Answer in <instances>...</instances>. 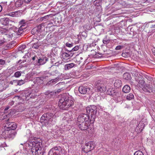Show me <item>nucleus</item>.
Here are the masks:
<instances>
[{
    "label": "nucleus",
    "mask_w": 155,
    "mask_h": 155,
    "mask_svg": "<svg viewBox=\"0 0 155 155\" xmlns=\"http://www.w3.org/2000/svg\"><path fill=\"white\" fill-rule=\"evenodd\" d=\"M81 35L83 37L85 38L87 37V34L85 32H83L81 34Z\"/></svg>",
    "instance_id": "obj_47"
},
{
    "label": "nucleus",
    "mask_w": 155,
    "mask_h": 155,
    "mask_svg": "<svg viewBox=\"0 0 155 155\" xmlns=\"http://www.w3.org/2000/svg\"><path fill=\"white\" fill-rule=\"evenodd\" d=\"M96 86L98 90L102 92L104 91L105 90V87L102 83L97 82Z\"/></svg>",
    "instance_id": "obj_17"
},
{
    "label": "nucleus",
    "mask_w": 155,
    "mask_h": 155,
    "mask_svg": "<svg viewBox=\"0 0 155 155\" xmlns=\"http://www.w3.org/2000/svg\"><path fill=\"white\" fill-rule=\"evenodd\" d=\"M25 61H26L25 60V61H22L21 63H24V62H25Z\"/></svg>",
    "instance_id": "obj_60"
},
{
    "label": "nucleus",
    "mask_w": 155,
    "mask_h": 155,
    "mask_svg": "<svg viewBox=\"0 0 155 155\" xmlns=\"http://www.w3.org/2000/svg\"><path fill=\"white\" fill-rule=\"evenodd\" d=\"M121 96V94L120 93L115 91L112 97L116 99H120Z\"/></svg>",
    "instance_id": "obj_25"
},
{
    "label": "nucleus",
    "mask_w": 155,
    "mask_h": 155,
    "mask_svg": "<svg viewBox=\"0 0 155 155\" xmlns=\"http://www.w3.org/2000/svg\"><path fill=\"white\" fill-rule=\"evenodd\" d=\"M58 79L57 78H55L54 79H53L50 81L49 82H48V84H51V83H52L53 84H54L56 83L57 82V81L58 80Z\"/></svg>",
    "instance_id": "obj_40"
},
{
    "label": "nucleus",
    "mask_w": 155,
    "mask_h": 155,
    "mask_svg": "<svg viewBox=\"0 0 155 155\" xmlns=\"http://www.w3.org/2000/svg\"><path fill=\"white\" fill-rule=\"evenodd\" d=\"M91 118L87 114H80L77 118V122H87L93 123L94 122L91 120Z\"/></svg>",
    "instance_id": "obj_6"
},
{
    "label": "nucleus",
    "mask_w": 155,
    "mask_h": 155,
    "mask_svg": "<svg viewBox=\"0 0 155 155\" xmlns=\"http://www.w3.org/2000/svg\"><path fill=\"white\" fill-rule=\"evenodd\" d=\"M142 89L145 92L150 93L151 90V88L149 84L144 85L142 87Z\"/></svg>",
    "instance_id": "obj_20"
},
{
    "label": "nucleus",
    "mask_w": 155,
    "mask_h": 155,
    "mask_svg": "<svg viewBox=\"0 0 155 155\" xmlns=\"http://www.w3.org/2000/svg\"><path fill=\"white\" fill-rule=\"evenodd\" d=\"M6 127H7V128L9 129L8 131V137L13 138L16 134V132L15 130L17 127L16 124L14 122H9L7 124Z\"/></svg>",
    "instance_id": "obj_4"
},
{
    "label": "nucleus",
    "mask_w": 155,
    "mask_h": 155,
    "mask_svg": "<svg viewBox=\"0 0 155 155\" xmlns=\"http://www.w3.org/2000/svg\"><path fill=\"white\" fill-rule=\"evenodd\" d=\"M21 13V12L20 10L17 11L10 12L8 14V15L12 17L18 16Z\"/></svg>",
    "instance_id": "obj_19"
},
{
    "label": "nucleus",
    "mask_w": 155,
    "mask_h": 155,
    "mask_svg": "<svg viewBox=\"0 0 155 155\" xmlns=\"http://www.w3.org/2000/svg\"><path fill=\"white\" fill-rule=\"evenodd\" d=\"M122 85V81L120 80H116L114 83V86L115 87L117 88L120 87Z\"/></svg>",
    "instance_id": "obj_21"
},
{
    "label": "nucleus",
    "mask_w": 155,
    "mask_h": 155,
    "mask_svg": "<svg viewBox=\"0 0 155 155\" xmlns=\"http://www.w3.org/2000/svg\"><path fill=\"white\" fill-rule=\"evenodd\" d=\"M55 93V92L48 91L45 92V94L47 95L48 97H51L53 95H54Z\"/></svg>",
    "instance_id": "obj_31"
},
{
    "label": "nucleus",
    "mask_w": 155,
    "mask_h": 155,
    "mask_svg": "<svg viewBox=\"0 0 155 155\" xmlns=\"http://www.w3.org/2000/svg\"><path fill=\"white\" fill-rule=\"evenodd\" d=\"M123 77L124 79L127 80H130L131 78L130 74L128 72L125 73L123 74Z\"/></svg>",
    "instance_id": "obj_28"
},
{
    "label": "nucleus",
    "mask_w": 155,
    "mask_h": 155,
    "mask_svg": "<svg viewBox=\"0 0 155 155\" xmlns=\"http://www.w3.org/2000/svg\"><path fill=\"white\" fill-rule=\"evenodd\" d=\"M17 82V80H14L13 81H10V84H14L15 83H16V82Z\"/></svg>",
    "instance_id": "obj_49"
},
{
    "label": "nucleus",
    "mask_w": 155,
    "mask_h": 155,
    "mask_svg": "<svg viewBox=\"0 0 155 155\" xmlns=\"http://www.w3.org/2000/svg\"><path fill=\"white\" fill-rule=\"evenodd\" d=\"M73 113L71 111H68L65 114V116L63 119L64 122L69 123L71 122L73 119Z\"/></svg>",
    "instance_id": "obj_11"
},
{
    "label": "nucleus",
    "mask_w": 155,
    "mask_h": 155,
    "mask_svg": "<svg viewBox=\"0 0 155 155\" xmlns=\"http://www.w3.org/2000/svg\"><path fill=\"white\" fill-rule=\"evenodd\" d=\"M91 123H90L87 122H77V125L81 130H87L88 132L90 130H91V128L90 127V124Z\"/></svg>",
    "instance_id": "obj_9"
},
{
    "label": "nucleus",
    "mask_w": 155,
    "mask_h": 155,
    "mask_svg": "<svg viewBox=\"0 0 155 155\" xmlns=\"http://www.w3.org/2000/svg\"><path fill=\"white\" fill-rule=\"evenodd\" d=\"M63 83V82H60L58 84H57V85H58V86H59L60 85L62 84Z\"/></svg>",
    "instance_id": "obj_55"
},
{
    "label": "nucleus",
    "mask_w": 155,
    "mask_h": 155,
    "mask_svg": "<svg viewBox=\"0 0 155 155\" xmlns=\"http://www.w3.org/2000/svg\"><path fill=\"white\" fill-rule=\"evenodd\" d=\"M42 78L41 77H37L36 78L34 82L35 84L38 86H40L43 84Z\"/></svg>",
    "instance_id": "obj_18"
},
{
    "label": "nucleus",
    "mask_w": 155,
    "mask_h": 155,
    "mask_svg": "<svg viewBox=\"0 0 155 155\" xmlns=\"http://www.w3.org/2000/svg\"><path fill=\"white\" fill-rule=\"evenodd\" d=\"M54 117V115L51 113H45L40 118V122L45 125H47L49 124H52L53 118Z\"/></svg>",
    "instance_id": "obj_3"
},
{
    "label": "nucleus",
    "mask_w": 155,
    "mask_h": 155,
    "mask_svg": "<svg viewBox=\"0 0 155 155\" xmlns=\"http://www.w3.org/2000/svg\"><path fill=\"white\" fill-rule=\"evenodd\" d=\"M21 75L20 71H18L15 72L14 74V76L16 78H18L21 76Z\"/></svg>",
    "instance_id": "obj_38"
},
{
    "label": "nucleus",
    "mask_w": 155,
    "mask_h": 155,
    "mask_svg": "<svg viewBox=\"0 0 155 155\" xmlns=\"http://www.w3.org/2000/svg\"><path fill=\"white\" fill-rule=\"evenodd\" d=\"M123 47V46H121V45H118L115 48V49L116 50H120L121 49H122Z\"/></svg>",
    "instance_id": "obj_45"
},
{
    "label": "nucleus",
    "mask_w": 155,
    "mask_h": 155,
    "mask_svg": "<svg viewBox=\"0 0 155 155\" xmlns=\"http://www.w3.org/2000/svg\"><path fill=\"white\" fill-rule=\"evenodd\" d=\"M153 54L155 56V50L153 51Z\"/></svg>",
    "instance_id": "obj_58"
},
{
    "label": "nucleus",
    "mask_w": 155,
    "mask_h": 155,
    "mask_svg": "<svg viewBox=\"0 0 155 155\" xmlns=\"http://www.w3.org/2000/svg\"><path fill=\"white\" fill-rule=\"evenodd\" d=\"M9 108V107L8 106H7L4 109V111H6Z\"/></svg>",
    "instance_id": "obj_53"
},
{
    "label": "nucleus",
    "mask_w": 155,
    "mask_h": 155,
    "mask_svg": "<svg viewBox=\"0 0 155 155\" xmlns=\"http://www.w3.org/2000/svg\"><path fill=\"white\" fill-rule=\"evenodd\" d=\"M101 0H95L94 2V4L96 6H99L101 5Z\"/></svg>",
    "instance_id": "obj_34"
},
{
    "label": "nucleus",
    "mask_w": 155,
    "mask_h": 155,
    "mask_svg": "<svg viewBox=\"0 0 155 155\" xmlns=\"http://www.w3.org/2000/svg\"><path fill=\"white\" fill-rule=\"evenodd\" d=\"M122 90L124 93H128L130 90V88L129 85H126L123 87Z\"/></svg>",
    "instance_id": "obj_24"
},
{
    "label": "nucleus",
    "mask_w": 155,
    "mask_h": 155,
    "mask_svg": "<svg viewBox=\"0 0 155 155\" xmlns=\"http://www.w3.org/2000/svg\"><path fill=\"white\" fill-rule=\"evenodd\" d=\"M80 48V46L77 45L73 48L71 50H70L71 52L77 51Z\"/></svg>",
    "instance_id": "obj_37"
},
{
    "label": "nucleus",
    "mask_w": 155,
    "mask_h": 155,
    "mask_svg": "<svg viewBox=\"0 0 155 155\" xmlns=\"http://www.w3.org/2000/svg\"><path fill=\"white\" fill-rule=\"evenodd\" d=\"M125 53H122V56L123 57H125Z\"/></svg>",
    "instance_id": "obj_57"
},
{
    "label": "nucleus",
    "mask_w": 155,
    "mask_h": 155,
    "mask_svg": "<svg viewBox=\"0 0 155 155\" xmlns=\"http://www.w3.org/2000/svg\"><path fill=\"white\" fill-rule=\"evenodd\" d=\"M6 127V125L5 127V130L2 132V134H0V139H6L8 137V130H9V129H8Z\"/></svg>",
    "instance_id": "obj_15"
},
{
    "label": "nucleus",
    "mask_w": 155,
    "mask_h": 155,
    "mask_svg": "<svg viewBox=\"0 0 155 155\" xmlns=\"http://www.w3.org/2000/svg\"><path fill=\"white\" fill-rule=\"evenodd\" d=\"M95 147L94 143L93 141H90L86 143L82 149V151L86 153L93 150Z\"/></svg>",
    "instance_id": "obj_7"
},
{
    "label": "nucleus",
    "mask_w": 155,
    "mask_h": 155,
    "mask_svg": "<svg viewBox=\"0 0 155 155\" xmlns=\"http://www.w3.org/2000/svg\"><path fill=\"white\" fill-rule=\"evenodd\" d=\"M39 139L36 137L32 138L28 143V147L33 155H43L45 152L43 147L40 145Z\"/></svg>",
    "instance_id": "obj_1"
},
{
    "label": "nucleus",
    "mask_w": 155,
    "mask_h": 155,
    "mask_svg": "<svg viewBox=\"0 0 155 155\" xmlns=\"http://www.w3.org/2000/svg\"><path fill=\"white\" fill-rule=\"evenodd\" d=\"M76 39L78 40L77 41H75V43L76 44L79 43V40L78 39Z\"/></svg>",
    "instance_id": "obj_54"
},
{
    "label": "nucleus",
    "mask_w": 155,
    "mask_h": 155,
    "mask_svg": "<svg viewBox=\"0 0 155 155\" xmlns=\"http://www.w3.org/2000/svg\"><path fill=\"white\" fill-rule=\"evenodd\" d=\"M5 42L4 40H0V46H1Z\"/></svg>",
    "instance_id": "obj_51"
},
{
    "label": "nucleus",
    "mask_w": 155,
    "mask_h": 155,
    "mask_svg": "<svg viewBox=\"0 0 155 155\" xmlns=\"http://www.w3.org/2000/svg\"><path fill=\"white\" fill-rule=\"evenodd\" d=\"M10 20L7 18H4L2 19L1 21L3 25H8L9 23Z\"/></svg>",
    "instance_id": "obj_23"
},
{
    "label": "nucleus",
    "mask_w": 155,
    "mask_h": 155,
    "mask_svg": "<svg viewBox=\"0 0 155 155\" xmlns=\"http://www.w3.org/2000/svg\"><path fill=\"white\" fill-rule=\"evenodd\" d=\"M134 98V95L132 93L128 94L126 96V98L128 100H130Z\"/></svg>",
    "instance_id": "obj_33"
},
{
    "label": "nucleus",
    "mask_w": 155,
    "mask_h": 155,
    "mask_svg": "<svg viewBox=\"0 0 155 155\" xmlns=\"http://www.w3.org/2000/svg\"><path fill=\"white\" fill-rule=\"evenodd\" d=\"M25 83V81L21 80L19 81L17 80V82H16V83H17V84L19 85H22L24 84Z\"/></svg>",
    "instance_id": "obj_36"
},
{
    "label": "nucleus",
    "mask_w": 155,
    "mask_h": 155,
    "mask_svg": "<svg viewBox=\"0 0 155 155\" xmlns=\"http://www.w3.org/2000/svg\"><path fill=\"white\" fill-rule=\"evenodd\" d=\"M78 91L80 93L83 94H88L91 91L89 87L84 86H80L78 88Z\"/></svg>",
    "instance_id": "obj_12"
},
{
    "label": "nucleus",
    "mask_w": 155,
    "mask_h": 155,
    "mask_svg": "<svg viewBox=\"0 0 155 155\" xmlns=\"http://www.w3.org/2000/svg\"><path fill=\"white\" fill-rule=\"evenodd\" d=\"M95 57L96 58H101L102 56V54L101 53L100 54L98 53H97L95 54Z\"/></svg>",
    "instance_id": "obj_43"
},
{
    "label": "nucleus",
    "mask_w": 155,
    "mask_h": 155,
    "mask_svg": "<svg viewBox=\"0 0 155 155\" xmlns=\"http://www.w3.org/2000/svg\"><path fill=\"white\" fill-rule=\"evenodd\" d=\"M5 63V61L4 60L0 59V65H3Z\"/></svg>",
    "instance_id": "obj_46"
},
{
    "label": "nucleus",
    "mask_w": 155,
    "mask_h": 155,
    "mask_svg": "<svg viewBox=\"0 0 155 155\" xmlns=\"http://www.w3.org/2000/svg\"><path fill=\"white\" fill-rule=\"evenodd\" d=\"M67 52H64L62 51L61 52V56L62 58L64 59L67 60L69 59L71 57H72L74 54V53L71 52L70 50H67L65 49Z\"/></svg>",
    "instance_id": "obj_10"
},
{
    "label": "nucleus",
    "mask_w": 155,
    "mask_h": 155,
    "mask_svg": "<svg viewBox=\"0 0 155 155\" xmlns=\"http://www.w3.org/2000/svg\"><path fill=\"white\" fill-rule=\"evenodd\" d=\"M21 60H19L18 61V63H20V62H21Z\"/></svg>",
    "instance_id": "obj_61"
},
{
    "label": "nucleus",
    "mask_w": 155,
    "mask_h": 155,
    "mask_svg": "<svg viewBox=\"0 0 155 155\" xmlns=\"http://www.w3.org/2000/svg\"><path fill=\"white\" fill-rule=\"evenodd\" d=\"M86 111L87 115L91 116V120L94 122L96 118L95 114L97 112V107L94 105H91L86 107Z\"/></svg>",
    "instance_id": "obj_5"
},
{
    "label": "nucleus",
    "mask_w": 155,
    "mask_h": 155,
    "mask_svg": "<svg viewBox=\"0 0 155 155\" xmlns=\"http://www.w3.org/2000/svg\"><path fill=\"white\" fill-rule=\"evenodd\" d=\"M110 41V40L106 39H104L103 40V43L104 44L107 45L109 42Z\"/></svg>",
    "instance_id": "obj_42"
},
{
    "label": "nucleus",
    "mask_w": 155,
    "mask_h": 155,
    "mask_svg": "<svg viewBox=\"0 0 155 155\" xmlns=\"http://www.w3.org/2000/svg\"><path fill=\"white\" fill-rule=\"evenodd\" d=\"M137 77L136 78V81L139 84V86L142 87L143 85L145 84V81H144L143 79L141 80H138Z\"/></svg>",
    "instance_id": "obj_26"
},
{
    "label": "nucleus",
    "mask_w": 155,
    "mask_h": 155,
    "mask_svg": "<svg viewBox=\"0 0 155 155\" xmlns=\"http://www.w3.org/2000/svg\"><path fill=\"white\" fill-rule=\"evenodd\" d=\"M64 90L63 88L62 87L61 89H58L57 90V93H59L60 92L61 90Z\"/></svg>",
    "instance_id": "obj_52"
},
{
    "label": "nucleus",
    "mask_w": 155,
    "mask_h": 155,
    "mask_svg": "<svg viewBox=\"0 0 155 155\" xmlns=\"http://www.w3.org/2000/svg\"><path fill=\"white\" fill-rule=\"evenodd\" d=\"M23 3V1L22 0H18L15 2V6L16 7H20Z\"/></svg>",
    "instance_id": "obj_27"
},
{
    "label": "nucleus",
    "mask_w": 155,
    "mask_h": 155,
    "mask_svg": "<svg viewBox=\"0 0 155 155\" xmlns=\"http://www.w3.org/2000/svg\"><path fill=\"white\" fill-rule=\"evenodd\" d=\"M26 46L25 45H23L20 46V47H19V48L20 50L24 49L26 48Z\"/></svg>",
    "instance_id": "obj_48"
},
{
    "label": "nucleus",
    "mask_w": 155,
    "mask_h": 155,
    "mask_svg": "<svg viewBox=\"0 0 155 155\" xmlns=\"http://www.w3.org/2000/svg\"><path fill=\"white\" fill-rule=\"evenodd\" d=\"M73 44L72 43H70L69 42H67L66 43L65 45L67 47L71 48L73 47Z\"/></svg>",
    "instance_id": "obj_44"
},
{
    "label": "nucleus",
    "mask_w": 155,
    "mask_h": 155,
    "mask_svg": "<svg viewBox=\"0 0 155 155\" xmlns=\"http://www.w3.org/2000/svg\"><path fill=\"white\" fill-rule=\"evenodd\" d=\"M58 63H56L55 64L56 66H58Z\"/></svg>",
    "instance_id": "obj_63"
},
{
    "label": "nucleus",
    "mask_w": 155,
    "mask_h": 155,
    "mask_svg": "<svg viewBox=\"0 0 155 155\" xmlns=\"http://www.w3.org/2000/svg\"><path fill=\"white\" fill-rule=\"evenodd\" d=\"M132 74L133 76L135 77V79L136 80V78H137L138 80H141L143 79V77L141 76L137 71H133Z\"/></svg>",
    "instance_id": "obj_16"
},
{
    "label": "nucleus",
    "mask_w": 155,
    "mask_h": 155,
    "mask_svg": "<svg viewBox=\"0 0 155 155\" xmlns=\"http://www.w3.org/2000/svg\"><path fill=\"white\" fill-rule=\"evenodd\" d=\"M40 45L39 43L38 42L35 43L33 44L32 47V48L35 49H38V48Z\"/></svg>",
    "instance_id": "obj_35"
},
{
    "label": "nucleus",
    "mask_w": 155,
    "mask_h": 155,
    "mask_svg": "<svg viewBox=\"0 0 155 155\" xmlns=\"http://www.w3.org/2000/svg\"><path fill=\"white\" fill-rule=\"evenodd\" d=\"M11 104H12V105L13 104V101L11 102Z\"/></svg>",
    "instance_id": "obj_64"
},
{
    "label": "nucleus",
    "mask_w": 155,
    "mask_h": 155,
    "mask_svg": "<svg viewBox=\"0 0 155 155\" xmlns=\"http://www.w3.org/2000/svg\"><path fill=\"white\" fill-rule=\"evenodd\" d=\"M23 99L28 101L30 98H31L32 96L31 94V91L29 90H27L24 91L22 92Z\"/></svg>",
    "instance_id": "obj_13"
},
{
    "label": "nucleus",
    "mask_w": 155,
    "mask_h": 155,
    "mask_svg": "<svg viewBox=\"0 0 155 155\" xmlns=\"http://www.w3.org/2000/svg\"><path fill=\"white\" fill-rule=\"evenodd\" d=\"M38 58L37 56H35L34 57H33L32 58V59L35 61L36 62L35 63L37 64V61L38 60Z\"/></svg>",
    "instance_id": "obj_41"
},
{
    "label": "nucleus",
    "mask_w": 155,
    "mask_h": 155,
    "mask_svg": "<svg viewBox=\"0 0 155 155\" xmlns=\"http://www.w3.org/2000/svg\"><path fill=\"white\" fill-rule=\"evenodd\" d=\"M62 149L60 147H56L49 151L48 155H63Z\"/></svg>",
    "instance_id": "obj_8"
},
{
    "label": "nucleus",
    "mask_w": 155,
    "mask_h": 155,
    "mask_svg": "<svg viewBox=\"0 0 155 155\" xmlns=\"http://www.w3.org/2000/svg\"><path fill=\"white\" fill-rule=\"evenodd\" d=\"M27 21L24 19L21 20L19 22V25H20V26L26 28L27 25H26Z\"/></svg>",
    "instance_id": "obj_29"
},
{
    "label": "nucleus",
    "mask_w": 155,
    "mask_h": 155,
    "mask_svg": "<svg viewBox=\"0 0 155 155\" xmlns=\"http://www.w3.org/2000/svg\"><path fill=\"white\" fill-rule=\"evenodd\" d=\"M75 65V64L73 63L66 64L65 65L64 69L65 70H69L74 67Z\"/></svg>",
    "instance_id": "obj_22"
},
{
    "label": "nucleus",
    "mask_w": 155,
    "mask_h": 155,
    "mask_svg": "<svg viewBox=\"0 0 155 155\" xmlns=\"http://www.w3.org/2000/svg\"><path fill=\"white\" fill-rule=\"evenodd\" d=\"M74 105L73 98L68 93H64L62 95L58 103L59 106L61 108L64 110H67Z\"/></svg>",
    "instance_id": "obj_2"
},
{
    "label": "nucleus",
    "mask_w": 155,
    "mask_h": 155,
    "mask_svg": "<svg viewBox=\"0 0 155 155\" xmlns=\"http://www.w3.org/2000/svg\"><path fill=\"white\" fill-rule=\"evenodd\" d=\"M115 91L114 90H113L112 89H109L107 90V94L108 95H110L112 96Z\"/></svg>",
    "instance_id": "obj_32"
},
{
    "label": "nucleus",
    "mask_w": 155,
    "mask_h": 155,
    "mask_svg": "<svg viewBox=\"0 0 155 155\" xmlns=\"http://www.w3.org/2000/svg\"><path fill=\"white\" fill-rule=\"evenodd\" d=\"M48 59L45 57H39L37 61V64L41 65L44 64L48 61Z\"/></svg>",
    "instance_id": "obj_14"
},
{
    "label": "nucleus",
    "mask_w": 155,
    "mask_h": 155,
    "mask_svg": "<svg viewBox=\"0 0 155 155\" xmlns=\"http://www.w3.org/2000/svg\"><path fill=\"white\" fill-rule=\"evenodd\" d=\"M26 28L20 26L18 30L17 33V34L18 35L21 34L23 32L24 30Z\"/></svg>",
    "instance_id": "obj_30"
},
{
    "label": "nucleus",
    "mask_w": 155,
    "mask_h": 155,
    "mask_svg": "<svg viewBox=\"0 0 155 155\" xmlns=\"http://www.w3.org/2000/svg\"><path fill=\"white\" fill-rule=\"evenodd\" d=\"M48 17V16H45L44 17V18H47Z\"/></svg>",
    "instance_id": "obj_62"
},
{
    "label": "nucleus",
    "mask_w": 155,
    "mask_h": 155,
    "mask_svg": "<svg viewBox=\"0 0 155 155\" xmlns=\"http://www.w3.org/2000/svg\"><path fill=\"white\" fill-rule=\"evenodd\" d=\"M134 155H144V154L141 151L138 150L134 153Z\"/></svg>",
    "instance_id": "obj_39"
},
{
    "label": "nucleus",
    "mask_w": 155,
    "mask_h": 155,
    "mask_svg": "<svg viewBox=\"0 0 155 155\" xmlns=\"http://www.w3.org/2000/svg\"><path fill=\"white\" fill-rule=\"evenodd\" d=\"M155 25H152V27H151V28H155Z\"/></svg>",
    "instance_id": "obj_59"
},
{
    "label": "nucleus",
    "mask_w": 155,
    "mask_h": 155,
    "mask_svg": "<svg viewBox=\"0 0 155 155\" xmlns=\"http://www.w3.org/2000/svg\"><path fill=\"white\" fill-rule=\"evenodd\" d=\"M2 6L1 5H0V12L2 11Z\"/></svg>",
    "instance_id": "obj_56"
},
{
    "label": "nucleus",
    "mask_w": 155,
    "mask_h": 155,
    "mask_svg": "<svg viewBox=\"0 0 155 155\" xmlns=\"http://www.w3.org/2000/svg\"><path fill=\"white\" fill-rule=\"evenodd\" d=\"M24 2L25 3L28 4L31 1V0H24Z\"/></svg>",
    "instance_id": "obj_50"
}]
</instances>
